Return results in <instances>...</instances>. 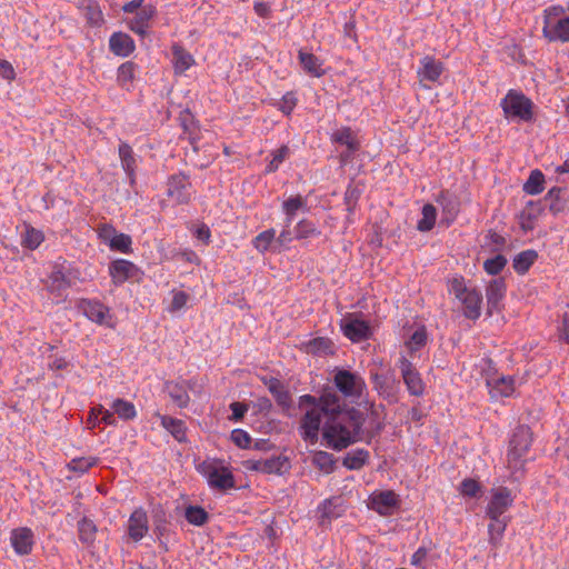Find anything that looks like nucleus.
Wrapping results in <instances>:
<instances>
[{
	"label": "nucleus",
	"mask_w": 569,
	"mask_h": 569,
	"mask_svg": "<svg viewBox=\"0 0 569 569\" xmlns=\"http://www.w3.org/2000/svg\"><path fill=\"white\" fill-rule=\"evenodd\" d=\"M329 393H337L332 387L322 390L320 397L303 395L299 398V408H308L299 421V433L301 438L310 445H316L319 440V431H322V419L326 420V408L323 399Z\"/></svg>",
	"instance_id": "f03ea898"
},
{
	"label": "nucleus",
	"mask_w": 569,
	"mask_h": 569,
	"mask_svg": "<svg viewBox=\"0 0 569 569\" xmlns=\"http://www.w3.org/2000/svg\"><path fill=\"white\" fill-rule=\"evenodd\" d=\"M332 342L328 338L318 337L303 343V350L309 355L326 356L332 353Z\"/></svg>",
	"instance_id": "2f4dec72"
},
{
	"label": "nucleus",
	"mask_w": 569,
	"mask_h": 569,
	"mask_svg": "<svg viewBox=\"0 0 569 569\" xmlns=\"http://www.w3.org/2000/svg\"><path fill=\"white\" fill-rule=\"evenodd\" d=\"M397 368L408 392L413 397H421L425 393L426 386L415 365L407 357L401 356L397 361Z\"/></svg>",
	"instance_id": "f8f14e48"
},
{
	"label": "nucleus",
	"mask_w": 569,
	"mask_h": 569,
	"mask_svg": "<svg viewBox=\"0 0 569 569\" xmlns=\"http://www.w3.org/2000/svg\"><path fill=\"white\" fill-rule=\"evenodd\" d=\"M428 555V551L426 548H419L411 557V565L412 566H421L422 562L426 560Z\"/></svg>",
	"instance_id": "774afa93"
},
{
	"label": "nucleus",
	"mask_w": 569,
	"mask_h": 569,
	"mask_svg": "<svg viewBox=\"0 0 569 569\" xmlns=\"http://www.w3.org/2000/svg\"><path fill=\"white\" fill-rule=\"evenodd\" d=\"M360 197V190L355 186H348L345 193V202L348 207L349 211H352L358 202Z\"/></svg>",
	"instance_id": "bf43d9fd"
},
{
	"label": "nucleus",
	"mask_w": 569,
	"mask_h": 569,
	"mask_svg": "<svg viewBox=\"0 0 569 569\" xmlns=\"http://www.w3.org/2000/svg\"><path fill=\"white\" fill-rule=\"evenodd\" d=\"M500 104L506 117L519 118L526 122L531 121L533 118L532 101L516 90H509Z\"/></svg>",
	"instance_id": "6e6552de"
},
{
	"label": "nucleus",
	"mask_w": 569,
	"mask_h": 569,
	"mask_svg": "<svg viewBox=\"0 0 569 569\" xmlns=\"http://www.w3.org/2000/svg\"><path fill=\"white\" fill-rule=\"evenodd\" d=\"M230 409L232 411V419L236 421L241 420L246 412L248 411L247 405L242 402H232L230 405Z\"/></svg>",
	"instance_id": "0e129e2a"
},
{
	"label": "nucleus",
	"mask_w": 569,
	"mask_h": 569,
	"mask_svg": "<svg viewBox=\"0 0 569 569\" xmlns=\"http://www.w3.org/2000/svg\"><path fill=\"white\" fill-rule=\"evenodd\" d=\"M232 441L240 448H248L251 443L249 433L242 429H236L231 432Z\"/></svg>",
	"instance_id": "13d9d810"
},
{
	"label": "nucleus",
	"mask_w": 569,
	"mask_h": 569,
	"mask_svg": "<svg viewBox=\"0 0 569 569\" xmlns=\"http://www.w3.org/2000/svg\"><path fill=\"white\" fill-rule=\"evenodd\" d=\"M0 77L9 81L16 78L14 69L12 64L7 60L0 59Z\"/></svg>",
	"instance_id": "e2e57ef3"
},
{
	"label": "nucleus",
	"mask_w": 569,
	"mask_h": 569,
	"mask_svg": "<svg viewBox=\"0 0 569 569\" xmlns=\"http://www.w3.org/2000/svg\"><path fill=\"white\" fill-rule=\"evenodd\" d=\"M43 241V236L40 231L30 228L27 229L26 234L22 240V244L28 249H36L40 246V243Z\"/></svg>",
	"instance_id": "6e6d98bb"
},
{
	"label": "nucleus",
	"mask_w": 569,
	"mask_h": 569,
	"mask_svg": "<svg viewBox=\"0 0 569 569\" xmlns=\"http://www.w3.org/2000/svg\"><path fill=\"white\" fill-rule=\"evenodd\" d=\"M137 66L132 61L123 62L117 72V81L118 83L126 89H129L130 84L134 79Z\"/></svg>",
	"instance_id": "37998d69"
},
{
	"label": "nucleus",
	"mask_w": 569,
	"mask_h": 569,
	"mask_svg": "<svg viewBox=\"0 0 569 569\" xmlns=\"http://www.w3.org/2000/svg\"><path fill=\"white\" fill-rule=\"evenodd\" d=\"M562 6H551L543 11L542 33L549 41H569V16Z\"/></svg>",
	"instance_id": "20e7f679"
},
{
	"label": "nucleus",
	"mask_w": 569,
	"mask_h": 569,
	"mask_svg": "<svg viewBox=\"0 0 569 569\" xmlns=\"http://www.w3.org/2000/svg\"><path fill=\"white\" fill-rule=\"evenodd\" d=\"M565 193V189L559 187L551 188L548 193L546 194L543 199L545 207H548L549 210L557 214L561 211H563L566 207V202L562 198V194Z\"/></svg>",
	"instance_id": "f704fd0d"
},
{
	"label": "nucleus",
	"mask_w": 569,
	"mask_h": 569,
	"mask_svg": "<svg viewBox=\"0 0 569 569\" xmlns=\"http://www.w3.org/2000/svg\"><path fill=\"white\" fill-rule=\"evenodd\" d=\"M148 532L147 512L139 508L136 509L128 520V535L133 541L141 540Z\"/></svg>",
	"instance_id": "4be33fe9"
},
{
	"label": "nucleus",
	"mask_w": 569,
	"mask_h": 569,
	"mask_svg": "<svg viewBox=\"0 0 569 569\" xmlns=\"http://www.w3.org/2000/svg\"><path fill=\"white\" fill-rule=\"evenodd\" d=\"M343 335L353 342H360L370 337L369 323L362 319H358L353 313L345 317L340 322Z\"/></svg>",
	"instance_id": "ddd939ff"
},
{
	"label": "nucleus",
	"mask_w": 569,
	"mask_h": 569,
	"mask_svg": "<svg viewBox=\"0 0 569 569\" xmlns=\"http://www.w3.org/2000/svg\"><path fill=\"white\" fill-rule=\"evenodd\" d=\"M188 295L184 291H178L173 295L172 301H171V310H180L183 308L188 301Z\"/></svg>",
	"instance_id": "680f3d73"
},
{
	"label": "nucleus",
	"mask_w": 569,
	"mask_h": 569,
	"mask_svg": "<svg viewBox=\"0 0 569 569\" xmlns=\"http://www.w3.org/2000/svg\"><path fill=\"white\" fill-rule=\"evenodd\" d=\"M507 264V259L502 254H497L491 259H487L483 263V268L487 273L496 276L500 273V271Z\"/></svg>",
	"instance_id": "864d4df0"
},
{
	"label": "nucleus",
	"mask_w": 569,
	"mask_h": 569,
	"mask_svg": "<svg viewBox=\"0 0 569 569\" xmlns=\"http://www.w3.org/2000/svg\"><path fill=\"white\" fill-rule=\"evenodd\" d=\"M332 140L346 146L351 151H357L359 149V142L350 128H341L333 132Z\"/></svg>",
	"instance_id": "ea45409f"
},
{
	"label": "nucleus",
	"mask_w": 569,
	"mask_h": 569,
	"mask_svg": "<svg viewBox=\"0 0 569 569\" xmlns=\"http://www.w3.org/2000/svg\"><path fill=\"white\" fill-rule=\"evenodd\" d=\"M198 471L207 478L211 488L228 490L234 487L232 472L217 461H203L198 466Z\"/></svg>",
	"instance_id": "0eeeda50"
},
{
	"label": "nucleus",
	"mask_w": 569,
	"mask_h": 569,
	"mask_svg": "<svg viewBox=\"0 0 569 569\" xmlns=\"http://www.w3.org/2000/svg\"><path fill=\"white\" fill-rule=\"evenodd\" d=\"M78 309L90 321L113 329L116 327L114 316L110 309L98 300L81 299L78 302Z\"/></svg>",
	"instance_id": "9d476101"
},
{
	"label": "nucleus",
	"mask_w": 569,
	"mask_h": 569,
	"mask_svg": "<svg viewBox=\"0 0 569 569\" xmlns=\"http://www.w3.org/2000/svg\"><path fill=\"white\" fill-rule=\"evenodd\" d=\"M196 387L193 380L167 381L164 391L179 408H186L190 401L188 390L194 391Z\"/></svg>",
	"instance_id": "dca6fc26"
},
{
	"label": "nucleus",
	"mask_w": 569,
	"mask_h": 569,
	"mask_svg": "<svg viewBox=\"0 0 569 569\" xmlns=\"http://www.w3.org/2000/svg\"><path fill=\"white\" fill-rule=\"evenodd\" d=\"M311 463L327 475L332 473L336 469L333 455L322 450L315 451L311 455Z\"/></svg>",
	"instance_id": "c9c22d12"
},
{
	"label": "nucleus",
	"mask_w": 569,
	"mask_h": 569,
	"mask_svg": "<svg viewBox=\"0 0 569 569\" xmlns=\"http://www.w3.org/2000/svg\"><path fill=\"white\" fill-rule=\"evenodd\" d=\"M249 468L267 475H282L288 466L287 458L274 456L268 459L249 460Z\"/></svg>",
	"instance_id": "6ab92c4d"
},
{
	"label": "nucleus",
	"mask_w": 569,
	"mask_h": 569,
	"mask_svg": "<svg viewBox=\"0 0 569 569\" xmlns=\"http://www.w3.org/2000/svg\"><path fill=\"white\" fill-rule=\"evenodd\" d=\"M545 176L536 169L532 170L528 180L523 184V191L528 194H539L543 190Z\"/></svg>",
	"instance_id": "c03bdc74"
},
{
	"label": "nucleus",
	"mask_w": 569,
	"mask_h": 569,
	"mask_svg": "<svg viewBox=\"0 0 569 569\" xmlns=\"http://www.w3.org/2000/svg\"><path fill=\"white\" fill-rule=\"evenodd\" d=\"M542 212V204L540 202L529 201L520 214V227L525 232L535 229V221Z\"/></svg>",
	"instance_id": "a878e982"
},
{
	"label": "nucleus",
	"mask_w": 569,
	"mask_h": 569,
	"mask_svg": "<svg viewBox=\"0 0 569 569\" xmlns=\"http://www.w3.org/2000/svg\"><path fill=\"white\" fill-rule=\"evenodd\" d=\"M111 409L123 420H132L137 416L134 405L123 399H116Z\"/></svg>",
	"instance_id": "a18cd8bd"
},
{
	"label": "nucleus",
	"mask_w": 569,
	"mask_h": 569,
	"mask_svg": "<svg viewBox=\"0 0 569 569\" xmlns=\"http://www.w3.org/2000/svg\"><path fill=\"white\" fill-rule=\"evenodd\" d=\"M156 16V8L152 4H146L136 12L133 19L130 20V30L134 33L144 37L150 27V21Z\"/></svg>",
	"instance_id": "412c9836"
},
{
	"label": "nucleus",
	"mask_w": 569,
	"mask_h": 569,
	"mask_svg": "<svg viewBox=\"0 0 569 569\" xmlns=\"http://www.w3.org/2000/svg\"><path fill=\"white\" fill-rule=\"evenodd\" d=\"M333 383L345 398L350 399L361 398L367 387L360 375L346 369H339L336 371L333 376Z\"/></svg>",
	"instance_id": "1a4fd4ad"
},
{
	"label": "nucleus",
	"mask_w": 569,
	"mask_h": 569,
	"mask_svg": "<svg viewBox=\"0 0 569 569\" xmlns=\"http://www.w3.org/2000/svg\"><path fill=\"white\" fill-rule=\"evenodd\" d=\"M276 241V231L274 229H268L262 232H260L253 240V247L259 252H266L270 244Z\"/></svg>",
	"instance_id": "8fccbe9b"
},
{
	"label": "nucleus",
	"mask_w": 569,
	"mask_h": 569,
	"mask_svg": "<svg viewBox=\"0 0 569 569\" xmlns=\"http://www.w3.org/2000/svg\"><path fill=\"white\" fill-rule=\"evenodd\" d=\"M172 57L176 73H183L194 63L192 56L179 44L172 46Z\"/></svg>",
	"instance_id": "7c9ffc66"
},
{
	"label": "nucleus",
	"mask_w": 569,
	"mask_h": 569,
	"mask_svg": "<svg viewBox=\"0 0 569 569\" xmlns=\"http://www.w3.org/2000/svg\"><path fill=\"white\" fill-rule=\"evenodd\" d=\"M299 61L303 70L312 77H321L325 71L321 68V61L313 53L299 51Z\"/></svg>",
	"instance_id": "473e14b6"
},
{
	"label": "nucleus",
	"mask_w": 569,
	"mask_h": 569,
	"mask_svg": "<svg viewBox=\"0 0 569 569\" xmlns=\"http://www.w3.org/2000/svg\"><path fill=\"white\" fill-rule=\"evenodd\" d=\"M268 390L274 397L277 403L282 409H289L291 407V396L287 389H284L283 385L277 378H270L267 382Z\"/></svg>",
	"instance_id": "cd10ccee"
},
{
	"label": "nucleus",
	"mask_w": 569,
	"mask_h": 569,
	"mask_svg": "<svg viewBox=\"0 0 569 569\" xmlns=\"http://www.w3.org/2000/svg\"><path fill=\"white\" fill-rule=\"evenodd\" d=\"M50 283L49 289L52 292H57L60 295L63 290L69 288L71 286L70 279L66 276V273L60 268H56L50 277H49Z\"/></svg>",
	"instance_id": "79ce46f5"
},
{
	"label": "nucleus",
	"mask_w": 569,
	"mask_h": 569,
	"mask_svg": "<svg viewBox=\"0 0 569 569\" xmlns=\"http://www.w3.org/2000/svg\"><path fill=\"white\" fill-rule=\"evenodd\" d=\"M194 194L189 176L183 172L171 174L167 181V196L177 204H187Z\"/></svg>",
	"instance_id": "9b49d317"
},
{
	"label": "nucleus",
	"mask_w": 569,
	"mask_h": 569,
	"mask_svg": "<svg viewBox=\"0 0 569 569\" xmlns=\"http://www.w3.org/2000/svg\"><path fill=\"white\" fill-rule=\"evenodd\" d=\"M94 463L96 460L92 458H77L70 461L69 468L72 471L83 473L87 470H89Z\"/></svg>",
	"instance_id": "4d7b16f0"
},
{
	"label": "nucleus",
	"mask_w": 569,
	"mask_h": 569,
	"mask_svg": "<svg viewBox=\"0 0 569 569\" xmlns=\"http://www.w3.org/2000/svg\"><path fill=\"white\" fill-rule=\"evenodd\" d=\"M490 520H491V522L488 526L489 542L493 547H498L500 545L502 535L507 528L509 518L508 517H497L496 519H490Z\"/></svg>",
	"instance_id": "4c0bfd02"
},
{
	"label": "nucleus",
	"mask_w": 569,
	"mask_h": 569,
	"mask_svg": "<svg viewBox=\"0 0 569 569\" xmlns=\"http://www.w3.org/2000/svg\"><path fill=\"white\" fill-rule=\"evenodd\" d=\"M427 338L428 336L426 328L420 327L410 336L409 340L407 341V347L411 352L417 351L427 343Z\"/></svg>",
	"instance_id": "603ef678"
},
{
	"label": "nucleus",
	"mask_w": 569,
	"mask_h": 569,
	"mask_svg": "<svg viewBox=\"0 0 569 569\" xmlns=\"http://www.w3.org/2000/svg\"><path fill=\"white\" fill-rule=\"evenodd\" d=\"M506 293V283L503 279L498 278L489 282L486 291L487 296V313L492 316L495 311L500 310V302Z\"/></svg>",
	"instance_id": "aec40b11"
},
{
	"label": "nucleus",
	"mask_w": 569,
	"mask_h": 569,
	"mask_svg": "<svg viewBox=\"0 0 569 569\" xmlns=\"http://www.w3.org/2000/svg\"><path fill=\"white\" fill-rule=\"evenodd\" d=\"M194 234L199 240H201L204 243H208L210 240L211 232L207 224L201 223L200 226L197 227Z\"/></svg>",
	"instance_id": "69168bd1"
},
{
	"label": "nucleus",
	"mask_w": 569,
	"mask_h": 569,
	"mask_svg": "<svg viewBox=\"0 0 569 569\" xmlns=\"http://www.w3.org/2000/svg\"><path fill=\"white\" fill-rule=\"evenodd\" d=\"M114 413L116 412L113 410L110 411L108 409H104L103 406H100L101 418L98 421L104 422L106 425H114L116 423Z\"/></svg>",
	"instance_id": "338daca9"
},
{
	"label": "nucleus",
	"mask_w": 569,
	"mask_h": 569,
	"mask_svg": "<svg viewBox=\"0 0 569 569\" xmlns=\"http://www.w3.org/2000/svg\"><path fill=\"white\" fill-rule=\"evenodd\" d=\"M451 291L463 306L466 318L476 320L480 317L482 295L475 288H468L462 280L455 279L451 283Z\"/></svg>",
	"instance_id": "423d86ee"
},
{
	"label": "nucleus",
	"mask_w": 569,
	"mask_h": 569,
	"mask_svg": "<svg viewBox=\"0 0 569 569\" xmlns=\"http://www.w3.org/2000/svg\"><path fill=\"white\" fill-rule=\"evenodd\" d=\"M161 426L169 431L172 437L179 441V442H186L187 441V427L186 423L180 420L176 419L169 416H161Z\"/></svg>",
	"instance_id": "c756f323"
},
{
	"label": "nucleus",
	"mask_w": 569,
	"mask_h": 569,
	"mask_svg": "<svg viewBox=\"0 0 569 569\" xmlns=\"http://www.w3.org/2000/svg\"><path fill=\"white\" fill-rule=\"evenodd\" d=\"M184 517L193 526H203L208 519V512L200 506H189L186 508Z\"/></svg>",
	"instance_id": "09e8293b"
},
{
	"label": "nucleus",
	"mask_w": 569,
	"mask_h": 569,
	"mask_svg": "<svg viewBox=\"0 0 569 569\" xmlns=\"http://www.w3.org/2000/svg\"><path fill=\"white\" fill-rule=\"evenodd\" d=\"M131 244L132 241L130 236L124 233L114 234L110 240L111 250L120 251L123 253H129L132 251Z\"/></svg>",
	"instance_id": "3c124183"
},
{
	"label": "nucleus",
	"mask_w": 569,
	"mask_h": 569,
	"mask_svg": "<svg viewBox=\"0 0 569 569\" xmlns=\"http://www.w3.org/2000/svg\"><path fill=\"white\" fill-rule=\"evenodd\" d=\"M398 505V496L392 490L372 492L368 500V507L380 516L392 515Z\"/></svg>",
	"instance_id": "4468645a"
},
{
	"label": "nucleus",
	"mask_w": 569,
	"mask_h": 569,
	"mask_svg": "<svg viewBox=\"0 0 569 569\" xmlns=\"http://www.w3.org/2000/svg\"><path fill=\"white\" fill-rule=\"evenodd\" d=\"M282 210L286 216H296L297 211H307V199L300 194L289 197L282 202Z\"/></svg>",
	"instance_id": "de8ad7c7"
},
{
	"label": "nucleus",
	"mask_w": 569,
	"mask_h": 569,
	"mask_svg": "<svg viewBox=\"0 0 569 569\" xmlns=\"http://www.w3.org/2000/svg\"><path fill=\"white\" fill-rule=\"evenodd\" d=\"M326 420L322 426L325 445L341 451L363 439V413L359 410H345V402L338 393H329L323 399Z\"/></svg>",
	"instance_id": "f257e3e1"
},
{
	"label": "nucleus",
	"mask_w": 569,
	"mask_h": 569,
	"mask_svg": "<svg viewBox=\"0 0 569 569\" xmlns=\"http://www.w3.org/2000/svg\"><path fill=\"white\" fill-rule=\"evenodd\" d=\"M511 491L506 487H499L492 491L491 500L489 501L486 513L490 519L497 517H505L503 515L512 505Z\"/></svg>",
	"instance_id": "2eb2a0df"
},
{
	"label": "nucleus",
	"mask_w": 569,
	"mask_h": 569,
	"mask_svg": "<svg viewBox=\"0 0 569 569\" xmlns=\"http://www.w3.org/2000/svg\"><path fill=\"white\" fill-rule=\"evenodd\" d=\"M487 386L491 398L509 397L515 391V381L510 377H501L493 381L488 380Z\"/></svg>",
	"instance_id": "bb28decb"
},
{
	"label": "nucleus",
	"mask_w": 569,
	"mask_h": 569,
	"mask_svg": "<svg viewBox=\"0 0 569 569\" xmlns=\"http://www.w3.org/2000/svg\"><path fill=\"white\" fill-rule=\"evenodd\" d=\"M11 546L19 556L30 555L34 545V535L30 528L20 527L11 531Z\"/></svg>",
	"instance_id": "f3484780"
},
{
	"label": "nucleus",
	"mask_w": 569,
	"mask_h": 569,
	"mask_svg": "<svg viewBox=\"0 0 569 569\" xmlns=\"http://www.w3.org/2000/svg\"><path fill=\"white\" fill-rule=\"evenodd\" d=\"M119 157L121 160V166L129 178L130 184H133L136 181V177H134L136 159H134L132 148L128 143L122 142L119 146Z\"/></svg>",
	"instance_id": "c85d7f7f"
},
{
	"label": "nucleus",
	"mask_w": 569,
	"mask_h": 569,
	"mask_svg": "<svg viewBox=\"0 0 569 569\" xmlns=\"http://www.w3.org/2000/svg\"><path fill=\"white\" fill-rule=\"evenodd\" d=\"M320 233L315 223L307 219L300 220L295 227V238L299 240L318 237Z\"/></svg>",
	"instance_id": "49530a36"
},
{
	"label": "nucleus",
	"mask_w": 569,
	"mask_h": 569,
	"mask_svg": "<svg viewBox=\"0 0 569 569\" xmlns=\"http://www.w3.org/2000/svg\"><path fill=\"white\" fill-rule=\"evenodd\" d=\"M422 218L418 221L417 229L421 232L430 231L436 223L437 209L433 204L427 203L422 207Z\"/></svg>",
	"instance_id": "a19ab883"
},
{
	"label": "nucleus",
	"mask_w": 569,
	"mask_h": 569,
	"mask_svg": "<svg viewBox=\"0 0 569 569\" xmlns=\"http://www.w3.org/2000/svg\"><path fill=\"white\" fill-rule=\"evenodd\" d=\"M109 48L111 52L120 57H128L134 50L133 39L123 32H114L109 39Z\"/></svg>",
	"instance_id": "393cba45"
},
{
	"label": "nucleus",
	"mask_w": 569,
	"mask_h": 569,
	"mask_svg": "<svg viewBox=\"0 0 569 569\" xmlns=\"http://www.w3.org/2000/svg\"><path fill=\"white\" fill-rule=\"evenodd\" d=\"M368 459L369 452L367 450L357 449L345 456L342 465L349 470H359L368 462Z\"/></svg>",
	"instance_id": "e433bc0d"
},
{
	"label": "nucleus",
	"mask_w": 569,
	"mask_h": 569,
	"mask_svg": "<svg viewBox=\"0 0 569 569\" xmlns=\"http://www.w3.org/2000/svg\"><path fill=\"white\" fill-rule=\"evenodd\" d=\"M97 526L91 519L83 517L78 521L79 540L84 545H92L96 540Z\"/></svg>",
	"instance_id": "58836bf2"
},
{
	"label": "nucleus",
	"mask_w": 569,
	"mask_h": 569,
	"mask_svg": "<svg viewBox=\"0 0 569 569\" xmlns=\"http://www.w3.org/2000/svg\"><path fill=\"white\" fill-rule=\"evenodd\" d=\"M538 258L536 250L528 249L518 253L512 261L515 271L519 274H525Z\"/></svg>",
	"instance_id": "72a5a7b5"
},
{
	"label": "nucleus",
	"mask_w": 569,
	"mask_h": 569,
	"mask_svg": "<svg viewBox=\"0 0 569 569\" xmlns=\"http://www.w3.org/2000/svg\"><path fill=\"white\" fill-rule=\"evenodd\" d=\"M459 489L462 496L477 498L481 492V485L475 479L467 478L461 481Z\"/></svg>",
	"instance_id": "5fc2aeb1"
},
{
	"label": "nucleus",
	"mask_w": 569,
	"mask_h": 569,
	"mask_svg": "<svg viewBox=\"0 0 569 569\" xmlns=\"http://www.w3.org/2000/svg\"><path fill=\"white\" fill-rule=\"evenodd\" d=\"M296 103H297V99H296L295 94L292 92H288L282 97L281 102L279 104V109L284 114H290L291 111L293 110V108L296 107Z\"/></svg>",
	"instance_id": "052dcab7"
},
{
	"label": "nucleus",
	"mask_w": 569,
	"mask_h": 569,
	"mask_svg": "<svg viewBox=\"0 0 569 569\" xmlns=\"http://www.w3.org/2000/svg\"><path fill=\"white\" fill-rule=\"evenodd\" d=\"M136 266L123 259L114 260L109 266V272L114 284H121L134 276Z\"/></svg>",
	"instance_id": "b1692460"
},
{
	"label": "nucleus",
	"mask_w": 569,
	"mask_h": 569,
	"mask_svg": "<svg viewBox=\"0 0 569 569\" xmlns=\"http://www.w3.org/2000/svg\"><path fill=\"white\" fill-rule=\"evenodd\" d=\"M532 440V432L528 426L520 425L513 430L507 452V466L513 472L522 470L528 461Z\"/></svg>",
	"instance_id": "7ed1b4c3"
},
{
	"label": "nucleus",
	"mask_w": 569,
	"mask_h": 569,
	"mask_svg": "<svg viewBox=\"0 0 569 569\" xmlns=\"http://www.w3.org/2000/svg\"><path fill=\"white\" fill-rule=\"evenodd\" d=\"M436 201L442 210V222L447 226L451 224L460 211V201L458 197L446 190L439 193Z\"/></svg>",
	"instance_id": "a211bd4d"
},
{
	"label": "nucleus",
	"mask_w": 569,
	"mask_h": 569,
	"mask_svg": "<svg viewBox=\"0 0 569 569\" xmlns=\"http://www.w3.org/2000/svg\"><path fill=\"white\" fill-rule=\"evenodd\" d=\"M420 64L421 67L417 71L420 83L423 81H438L445 69L441 61L429 56L422 58Z\"/></svg>",
	"instance_id": "5701e85b"
},
{
	"label": "nucleus",
	"mask_w": 569,
	"mask_h": 569,
	"mask_svg": "<svg viewBox=\"0 0 569 569\" xmlns=\"http://www.w3.org/2000/svg\"><path fill=\"white\" fill-rule=\"evenodd\" d=\"M370 380L373 390L378 396L387 401L389 405L397 403L401 391L400 380L396 378L392 370L373 371L370 370Z\"/></svg>",
	"instance_id": "39448f33"
}]
</instances>
